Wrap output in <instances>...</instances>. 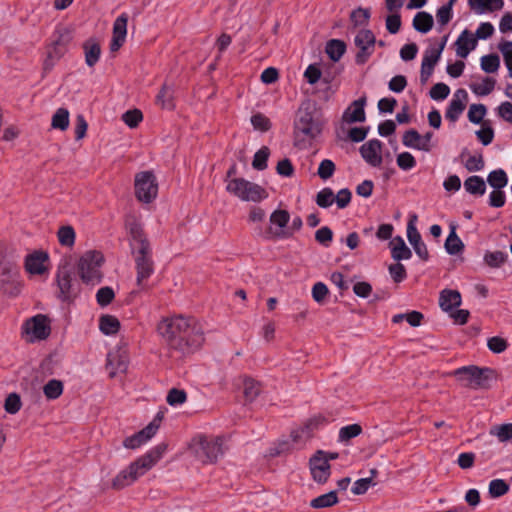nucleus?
Segmentation results:
<instances>
[{
    "mask_svg": "<svg viewBox=\"0 0 512 512\" xmlns=\"http://www.w3.org/2000/svg\"><path fill=\"white\" fill-rule=\"evenodd\" d=\"M158 330L169 348L180 356L200 349L205 342L203 325L192 316L177 315L164 319L158 325Z\"/></svg>",
    "mask_w": 512,
    "mask_h": 512,
    "instance_id": "f257e3e1",
    "label": "nucleus"
},
{
    "mask_svg": "<svg viewBox=\"0 0 512 512\" xmlns=\"http://www.w3.org/2000/svg\"><path fill=\"white\" fill-rule=\"evenodd\" d=\"M130 249L135 262L136 284L141 291L149 290L147 280L154 273V260L150 241L140 221L132 215L125 219Z\"/></svg>",
    "mask_w": 512,
    "mask_h": 512,
    "instance_id": "f03ea898",
    "label": "nucleus"
},
{
    "mask_svg": "<svg viewBox=\"0 0 512 512\" xmlns=\"http://www.w3.org/2000/svg\"><path fill=\"white\" fill-rule=\"evenodd\" d=\"M167 444L160 443L147 453L132 462L126 469L120 471L112 480V488L121 490L133 484L139 477L148 472L163 456Z\"/></svg>",
    "mask_w": 512,
    "mask_h": 512,
    "instance_id": "7ed1b4c3",
    "label": "nucleus"
},
{
    "mask_svg": "<svg viewBox=\"0 0 512 512\" xmlns=\"http://www.w3.org/2000/svg\"><path fill=\"white\" fill-rule=\"evenodd\" d=\"M324 124L325 121L310 103L301 106L294 122L295 145L299 146L305 142L310 143L316 139L322 133Z\"/></svg>",
    "mask_w": 512,
    "mask_h": 512,
    "instance_id": "20e7f679",
    "label": "nucleus"
},
{
    "mask_svg": "<svg viewBox=\"0 0 512 512\" xmlns=\"http://www.w3.org/2000/svg\"><path fill=\"white\" fill-rule=\"evenodd\" d=\"M451 375L454 376L462 386L471 389H488L489 381L496 378V371L489 367H478L475 365L457 368Z\"/></svg>",
    "mask_w": 512,
    "mask_h": 512,
    "instance_id": "39448f33",
    "label": "nucleus"
},
{
    "mask_svg": "<svg viewBox=\"0 0 512 512\" xmlns=\"http://www.w3.org/2000/svg\"><path fill=\"white\" fill-rule=\"evenodd\" d=\"M226 191L247 202H260L268 197L263 187L244 178H233L228 181Z\"/></svg>",
    "mask_w": 512,
    "mask_h": 512,
    "instance_id": "423d86ee",
    "label": "nucleus"
},
{
    "mask_svg": "<svg viewBox=\"0 0 512 512\" xmlns=\"http://www.w3.org/2000/svg\"><path fill=\"white\" fill-rule=\"evenodd\" d=\"M103 261V254L99 251L84 253L78 262V273L81 280L92 285L100 283L102 279L100 267Z\"/></svg>",
    "mask_w": 512,
    "mask_h": 512,
    "instance_id": "0eeeda50",
    "label": "nucleus"
},
{
    "mask_svg": "<svg viewBox=\"0 0 512 512\" xmlns=\"http://www.w3.org/2000/svg\"><path fill=\"white\" fill-rule=\"evenodd\" d=\"M51 333L49 318L44 314H37L27 319L21 328V336L28 343L45 340Z\"/></svg>",
    "mask_w": 512,
    "mask_h": 512,
    "instance_id": "6e6552de",
    "label": "nucleus"
},
{
    "mask_svg": "<svg viewBox=\"0 0 512 512\" xmlns=\"http://www.w3.org/2000/svg\"><path fill=\"white\" fill-rule=\"evenodd\" d=\"M223 454L222 437H199L197 447L195 448V456L203 464H213Z\"/></svg>",
    "mask_w": 512,
    "mask_h": 512,
    "instance_id": "1a4fd4ad",
    "label": "nucleus"
},
{
    "mask_svg": "<svg viewBox=\"0 0 512 512\" xmlns=\"http://www.w3.org/2000/svg\"><path fill=\"white\" fill-rule=\"evenodd\" d=\"M135 196L143 203H151L158 194V183L152 171H142L135 175Z\"/></svg>",
    "mask_w": 512,
    "mask_h": 512,
    "instance_id": "9d476101",
    "label": "nucleus"
},
{
    "mask_svg": "<svg viewBox=\"0 0 512 512\" xmlns=\"http://www.w3.org/2000/svg\"><path fill=\"white\" fill-rule=\"evenodd\" d=\"M71 41L68 31H58L56 38L51 45L47 47L46 58L43 61V72L48 73L52 70L55 63L59 61L67 52V47Z\"/></svg>",
    "mask_w": 512,
    "mask_h": 512,
    "instance_id": "9b49d317",
    "label": "nucleus"
},
{
    "mask_svg": "<svg viewBox=\"0 0 512 512\" xmlns=\"http://www.w3.org/2000/svg\"><path fill=\"white\" fill-rule=\"evenodd\" d=\"M354 44L358 49L355 62L364 65L375 51L376 37L369 29H361L355 36Z\"/></svg>",
    "mask_w": 512,
    "mask_h": 512,
    "instance_id": "f8f14e48",
    "label": "nucleus"
},
{
    "mask_svg": "<svg viewBox=\"0 0 512 512\" xmlns=\"http://www.w3.org/2000/svg\"><path fill=\"white\" fill-rule=\"evenodd\" d=\"M73 272L69 265L60 266L57 271L58 297L62 301H71L77 296V289L73 285Z\"/></svg>",
    "mask_w": 512,
    "mask_h": 512,
    "instance_id": "ddd939ff",
    "label": "nucleus"
},
{
    "mask_svg": "<svg viewBox=\"0 0 512 512\" xmlns=\"http://www.w3.org/2000/svg\"><path fill=\"white\" fill-rule=\"evenodd\" d=\"M289 220L290 214L287 210H275L270 216V222L271 224L278 226L279 229L274 231L271 227H269L264 233V238L267 240H273L290 237L292 233L283 230V228L287 226Z\"/></svg>",
    "mask_w": 512,
    "mask_h": 512,
    "instance_id": "4468645a",
    "label": "nucleus"
},
{
    "mask_svg": "<svg viewBox=\"0 0 512 512\" xmlns=\"http://www.w3.org/2000/svg\"><path fill=\"white\" fill-rule=\"evenodd\" d=\"M416 221L417 215H411L407 225V238L419 258L423 261H427L429 259V252L426 244L422 241L421 235L415 226Z\"/></svg>",
    "mask_w": 512,
    "mask_h": 512,
    "instance_id": "2eb2a0df",
    "label": "nucleus"
},
{
    "mask_svg": "<svg viewBox=\"0 0 512 512\" xmlns=\"http://www.w3.org/2000/svg\"><path fill=\"white\" fill-rule=\"evenodd\" d=\"M323 455V451H317V453L310 459L312 477L320 484L327 482L330 476V464L327 458H323Z\"/></svg>",
    "mask_w": 512,
    "mask_h": 512,
    "instance_id": "dca6fc26",
    "label": "nucleus"
},
{
    "mask_svg": "<svg viewBox=\"0 0 512 512\" xmlns=\"http://www.w3.org/2000/svg\"><path fill=\"white\" fill-rule=\"evenodd\" d=\"M382 142L378 139H371L364 143L359 151L362 158L371 166L378 167L382 163Z\"/></svg>",
    "mask_w": 512,
    "mask_h": 512,
    "instance_id": "f3484780",
    "label": "nucleus"
},
{
    "mask_svg": "<svg viewBox=\"0 0 512 512\" xmlns=\"http://www.w3.org/2000/svg\"><path fill=\"white\" fill-rule=\"evenodd\" d=\"M159 424L156 422L149 423L145 428L138 431L132 436L124 439L123 446L127 449H136L150 440L157 432Z\"/></svg>",
    "mask_w": 512,
    "mask_h": 512,
    "instance_id": "a211bd4d",
    "label": "nucleus"
},
{
    "mask_svg": "<svg viewBox=\"0 0 512 512\" xmlns=\"http://www.w3.org/2000/svg\"><path fill=\"white\" fill-rule=\"evenodd\" d=\"M127 23L128 15L126 13H122L114 21L110 43V50L112 52L118 51L123 46L127 35Z\"/></svg>",
    "mask_w": 512,
    "mask_h": 512,
    "instance_id": "6ab92c4d",
    "label": "nucleus"
},
{
    "mask_svg": "<svg viewBox=\"0 0 512 512\" xmlns=\"http://www.w3.org/2000/svg\"><path fill=\"white\" fill-rule=\"evenodd\" d=\"M326 423V418L322 415H315L309 418L302 427L299 429L293 430L291 432V438L293 442L297 443L302 438L309 439L312 437L313 432L317 430L320 426Z\"/></svg>",
    "mask_w": 512,
    "mask_h": 512,
    "instance_id": "aec40b11",
    "label": "nucleus"
},
{
    "mask_svg": "<svg viewBox=\"0 0 512 512\" xmlns=\"http://www.w3.org/2000/svg\"><path fill=\"white\" fill-rule=\"evenodd\" d=\"M366 97H361L352 102V104L343 113L342 119L347 123L364 122L366 119L364 107Z\"/></svg>",
    "mask_w": 512,
    "mask_h": 512,
    "instance_id": "412c9836",
    "label": "nucleus"
},
{
    "mask_svg": "<svg viewBox=\"0 0 512 512\" xmlns=\"http://www.w3.org/2000/svg\"><path fill=\"white\" fill-rule=\"evenodd\" d=\"M460 95L463 99H467V92L464 89H459L446 109L445 117L451 122H456L465 109V104L459 99Z\"/></svg>",
    "mask_w": 512,
    "mask_h": 512,
    "instance_id": "4be33fe9",
    "label": "nucleus"
},
{
    "mask_svg": "<svg viewBox=\"0 0 512 512\" xmlns=\"http://www.w3.org/2000/svg\"><path fill=\"white\" fill-rule=\"evenodd\" d=\"M477 45V40L474 35L465 29L456 41V53L461 58H466L470 51L474 50Z\"/></svg>",
    "mask_w": 512,
    "mask_h": 512,
    "instance_id": "5701e85b",
    "label": "nucleus"
},
{
    "mask_svg": "<svg viewBox=\"0 0 512 512\" xmlns=\"http://www.w3.org/2000/svg\"><path fill=\"white\" fill-rule=\"evenodd\" d=\"M48 260V255L44 252H34L26 256L25 269L30 274L40 275L45 271L44 262Z\"/></svg>",
    "mask_w": 512,
    "mask_h": 512,
    "instance_id": "b1692460",
    "label": "nucleus"
},
{
    "mask_svg": "<svg viewBox=\"0 0 512 512\" xmlns=\"http://www.w3.org/2000/svg\"><path fill=\"white\" fill-rule=\"evenodd\" d=\"M461 294L457 290L444 289L440 292L439 305L445 312H450L461 305Z\"/></svg>",
    "mask_w": 512,
    "mask_h": 512,
    "instance_id": "393cba45",
    "label": "nucleus"
},
{
    "mask_svg": "<svg viewBox=\"0 0 512 512\" xmlns=\"http://www.w3.org/2000/svg\"><path fill=\"white\" fill-rule=\"evenodd\" d=\"M18 267L14 262L5 261L0 263V290L7 292L5 285L14 284L18 276Z\"/></svg>",
    "mask_w": 512,
    "mask_h": 512,
    "instance_id": "a878e982",
    "label": "nucleus"
},
{
    "mask_svg": "<svg viewBox=\"0 0 512 512\" xmlns=\"http://www.w3.org/2000/svg\"><path fill=\"white\" fill-rule=\"evenodd\" d=\"M85 62L89 67H94L101 56V47L95 38L87 39L83 45Z\"/></svg>",
    "mask_w": 512,
    "mask_h": 512,
    "instance_id": "bb28decb",
    "label": "nucleus"
},
{
    "mask_svg": "<svg viewBox=\"0 0 512 512\" xmlns=\"http://www.w3.org/2000/svg\"><path fill=\"white\" fill-rule=\"evenodd\" d=\"M391 245H393L391 249V256L394 260L401 261L411 258L412 252L400 236L394 238Z\"/></svg>",
    "mask_w": 512,
    "mask_h": 512,
    "instance_id": "cd10ccee",
    "label": "nucleus"
},
{
    "mask_svg": "<svg viewBox=\"0 0 512 512\" xmlns=\"http://www.w3.org/2000/svg\"><path fill=\"white\" fill-rule=\"evenodd\" d=\"M465 190L475 196H482L486 192V183L480 176L473 175L464 181Z\"/></svg>",
    "mask_w": 512,
    "mask_h": 512,
    "instance_id": "c85d7f7f",
    "label": "nucleus"
},
{
    "mask_svg": "<svg viewBox=\"0 0 512 512\" xmlns=\"http://www.w3.org/2000/svg\"><path fill=\"white\" fill-rule=\"evenodd\" d=\"M434 25L433 17L430 13L422 11L418 12L413 19V27L420 33L429 32Z\"/></svg>",
    "mask_w": 512,
    "mask_h": 512,
    "instance_id": "c756f323",
    "label": "nucleus"
},
{
    "mask_svg": "<svg viewBox=\"0 0 512 512\" xmlns=\"http://www.w3.org/2000/svg\"><path fill=\"white\" fill-rule=\"evenodd\" d=\"M99 329L105 335H114L120 329V322L115 316L102 315L99 319Z\"/></svg>",
    "mask_w": 512,
    "mask_h": 512,
    "instance_id": "7c9ffc66",
    "label": "nucleus"
},
{
    "mask_svg": "<svg viewBox=\"0 0 512 512\" xmlns=\"http://www.w3.org/2000/svg\"><path fill=\"white\" fill-rule=\"evenodd\" d=\"M346 51V44L342 40L331 39L326 44V53L329 58L334 62H337L341 59Z\"/></svg>",
    "mask_w": 512,
    "mask_h": 512,
    "instance_id": "2f4dec72",
    "label": "nucleus"
},
{
    "mask_svg": "<svg viewBox=\"0 0 512 512\" xmlns=\"http://www.w3.org/2000/svg\"><path fill=\"white\" fill-rule=\"evenodd\" d=\"M338 503L337 493L335 491H330L326 494L320 495L314 498L310 502V506L315 509L327 508L331 507Z\"/></svg>",
    "mask_w": 512,
    "mask_h": 512,
    "instance_id": "473e14b6",
    "label": "nucleus"
},
{
    "mask_svg": "<svg viewBox=\"0 0 512 512\" xmlns=\"http://www.w3.org/2000/svg\"><path fill=\"white\" fill-rule=\"evenodd\" d=\"M448 36H444L442 42L439 47L431 48L427 50L423 56L422 62L425 63L426 66H435L440 59L441 53L445 48Z\"/></svg>",
    "mask_w": 512,
    "mask_h": 512,
    "instance_id": "72a5a7b5",
    "label": "nucleus"
},
{
    "mask_svg": "<svg viewBox=\"0 0 512 512\" xmlns=\"http://www.w3.org/2000/svg\"><path fill=\"white\" fill-rule=\"evenodd\" d=\"M508 255L502 251H486L484 263L491 268H500L506 261Z\"/></svg>",
    "mask_w": 512,
    "mask_h": 512,
    "instance_id": "f704fd0d",
    "label": "nucleus"
},
{
    "mask_svg": "<svg viewBox=\"0 0 512 512\" xmlns=\"http://www.w3.org/2000/svg\"><path fill=\"white\" fill-rule=\"evenodd\" d=\"M51 126L54 129L65 131L69 127V111L66 108H59L52 116Z\"/></svg>",
    "mask_w": 512,
    "mask_h": 512,
    "instance_id": "c9c22d12",
    "label": "nucleus"
},
{
    "mask_svg": "<svg viewBox=\"0 0 512 512\" xmlns=\"http://www.w3.org/2000/svg\"><path fill=\"white\" fill-rule=\"evenodd\" d=\"M487 182L494 189H502L508 183L507 174L503 169L493 170L489 173Z\"/></svg>",
    "mask_w": 512,
    "mask_h": 512,
    "instance_id": "e433bc0d",
    "label": "nucleus"
},
{
    "mask_svg": "<svg viewBox=\"0 0 512 512\" xmlns=\"http://www.w3.org/2000/svg\"><path fill=\"white\" fill-rule=\"evenodd\" d=\"M445 249L451 255H456L464 249V244L454 229L451 230L445 241Z\"/></svg>",
    "mask_w": 512,
    "mask_h": 512,
    "instance_id": "4c0bfd02",
    "label": "nucleus"
},
{
    "mask_svg": "<svg viewBox=\"0 0 512 512\" xmlns=\"http://www.w3.org/2000/svg\"><path fill=\"white\" fill-rule=\"evenodd\" d=\"M496 80L492 77H485L481 84H471L470 89L478 96L489 95L495 88Z\"/></svg>",
    "mask_w": 512,
    "mask_h": 512,
    "instance_id": "58836bf2",
    "label": "nucleus"
},
{
    "mask_svg": "<svg viewBox=\"0 0 512 512\" xmlns=\"http://www.w3.org/2000/svg\"><path fill=\"white\" fill-rule=\"evenodd\" d=\"M44 395L47 399H57L63 393V383L60 380H49L43 387Z\"/></svg>",
    "mask_w": 512,
    "mask_h": 512,
    "instance_id": "ea45409f",
    "label": "nucleus"
},
{
    "mask_svg": "<svg viewBox=\"0 0 512 512\" xmlns=\"http://www.w3.org/2000/svg\"><path fill=\"white\" fill-rule=\"evenodd\" d=\"M243 386H244L243 393H244L245 399L249 402H252L253 400H255L256 397L261 392L260 383L255 381L252 378H246L243 382Z\"/></svg>",
    "mask_w": 512,
    "mask_h": 512,
    "instance_id": "a19ab883",
    "label": "nucleus"
},
{
    "mask_svg": "<svg viewBox=\"0 0 512 512\" xmlns=\"http://www.w3.org/2000/svg\"><path fill=\"white\" fill-rule=\"evenodd\" d=\"M58 241L62 246L71 247L75 243V231L72 226H62L59 228Z\"/></svg>",
    "mask_w": 512,
    "mask_h": 512,
    "instance_id": "79ce46f5",
    "label": "nucleus"
},
{
    "mask_svg": "<svg viewBox=\"0 0 512 512\" xmlns=\"http://www.w3.org/2000/svg\"><path fill=\"white\" fill-rule=\"evenodd\" d=\"M500 67V58L497 54L492 53L481 58V68L486 73H495Z\"/></svg>",
    "mask_w": 512,
    "mask_h": 512,
    "instance_id": "37998d69",
    "label": "nucleus"
},
{
    "mask_svg": "<svg viewBox=\"0 0 512 512\" xmlns=\"http://www.w3.org/2000/svg\"><path fill=\"white\" fill-rule=\"evenodd\" d=\"M269 155V148L267 146L261 147L254 155L252 161L253 168L260 171L266 169Z\"/></svg>",
    "mask_w": 512,
    "mask_h": 512,
    "instance_id": "c03bdc74",
    "label": "nucleus"
},
{
    "mask_svg": "<svg viewBox=\"0 0 512 512\" xmlns=\"http://www.w3.org/2000/svg\"><path fill=\"white\" fill-rule=\"evenodd\" d=\"M490 434L497 436L500 442H507L512 439V423L494 426L490 429Z\"/></svg>",
    "mask_w": 512,
    "mask_h": 512,
    "instance_id": "a18cd8bd",
    "label": "nucleus"
},
{
    "mask_svg": "<svg viewBox=\"0 0 512 512\" xmlns=\"http://www.w3.org/2000/svg\"><path fill=\"white\" fill-rule=\"evenodd\" d=\"M509 491V485L502 479H494L489 483V495L499 498Z\"/></svg>",
    "mask_w": 512,
    "mask_h": 512,
    "instance_id": "49530a36",
    "label": "nucleus"
},
{
    "mask_svg": "<svg viewBox=\"0 0 512 512\" xmlns=\"http://www.w3.org/2000/svg\"><path fill=\"white\" fill-rule=\"evenodd\" d=\"M487 113L486 106L483 104H472L469 107L468 111V119L470 122L474 124H479L482 122L484 116Z\"/></svg>",
    "mask_w": 512,
    "mask_h": 512,
    "instance_id": "de8ad7c7",
    "label": "nucleus"
},
{
    "mask_svg": "<svg viewBox=\"0 0 512 512\" xmlns=\"http://www.w3.org/2000/svg\"><path fill=\"white\" fill-rule=\"evenodd\" d=\"M122 120L128 127L136 128L143 120V114L139 109L128 110L122 115Z\"/></svg>",
    "mask_w": 512,
    "mask_h": 512,
    "instance_id": "09e8293b",
    "label": "nucleus"
},
{
    "mask_svg": "<svg viewBox=\"0 0 512 512\" xmlns=\"http://www.w3.org/2000/svg\"><path fill=\"white\" fill-rule=\"evenodd\" d=\"M187 400V393L182 389L172 388L169 390L166 401L171 406L181 405Z\"/></svg>",
    "mask_w": 512,
    "mask_h": 512,
    "instance_id": "8fccbe9b",
    "label": "nucleus"
},
{
    "mask_svg": "<svg viewBox=\"0 0 512 512\" xmlns=\"http://www.w3.org/2000/svg\"><path fill=\"white\" fill-rule=\"evenodd\" d=\"M115 297L113 289L109 286L101 287L96 294L97 303L101 307L109 305Z\"/></svg>",
    "mask_w": 512,
    "mask_h": 512,
    "instance_id": "3c124183",
    "label": "nucleus"
},
{
    "mask_svg": "<svg viewBox=\"0 0 512 512\" xmlns=\"http://www.w3.org/2000/svg\"><path fill=\"white\" fill-rule=\"evenodd\" d=\"M334 201V193L331 188L322 189L316 196V203L321 208L330 207Z\"/></svg>",
    "mask_w": 512,
    "mask_h": 512,
    "instance_id": "603ef678",
    "label": "nucleus"
},
{
    "mask_svg": "<svg viewBox=\"0 0 512 512\" xmlns=\"http://www.w3.org/2000/svg\"><path fill=\"white\" fill-rule=\"evenodd\" d=\"M362 433V427L359 424H351L344 426L339 431V439L341 441H348L357 437Z\"/></svg>",
    "mask_w": 512,
    "mask_h": 512,
    "instance_id": "864d4df0",
    "label": "nucleus"
},
{
    "mask_svg": "<svg viewBox=\"0 0 512 512\" xmlns=\"http://www.w3.org/2000/svg\"><path fill=\"white\" fill-rule=\"evenodd\" d=\"M351 21L355 27L366 25L370 18L369 9L357 8L351 13Z\"/></svg>",
    "mask_w": 512,
    "mask_h": 512,
    "instance_id": "5fc2aeb1",
    "label": "nucleus"
},
{
    "mask_svg": "<svg viewBox=\"0 0 512 512\" xmlns=\"http://www.w3.org/2000/svg\"><path fill=\"white\" fill-rule=\"evenodd\" d=\"M335 170L336 166L334 162L330 159H324L318 167L317 174L321 179L327 180L333 176Z\"/></svg>",
    "mask_w": 512,
    "mask_h": 512,
    "instance_id": "6e6d98bb",
    "label": "nucleus"
},
{
    "mask_svg": "<svg viewBox=\"0 0 512 512\" xmlns=\"http://www.w3.org/2000/svg\"><path fill=\"white\" fill-rule=\"evenodd\" d=\"M251 123L254 129L266 132L271 128V121L262 113H256L251 117Z\"/></svg>",
    "mask_w": 512,
    "mask_h": 512,
    "instance_id": "4d7b16f0",
    "label": "nucleus"
},
{
    "mask_svg": "<svg viewBox=\"0 0 512 512\" xmlns=\"http://www.w3.org/2000/svg\"><path fill=\"white\" fill-rule=\"evenodd\" d=\"M419 140H421V135L415 129L407 130L402 137V143L406 147L414 148L417 150H418Z\"/></svg>",
    "mask_w": 512,
    "mask_h": 512,
    "instance_id": "13d9d810",
    "label": "nucleus"
},
{
    "mask_svg": "<svg viewBox=\"0 0 512 512\" xmlns=\"http://www.w3.org/2000/svg\"><path fill=\"white\" fill-rule=\"evenodd\" d=\"M485 162L482 154L471 155L465 162V168L469 172L480 171L484 168Z\"/></svg>",
    "mask_w": 512,
    "mask_h": 512,
    "instance_id": "bf43d9fd",
    "label": "nucleus"
},
{
    "mask_svg": "<svg viewBox=\"0 0 512 512\" xmlns=\"http://www.w3.org/2000/svg\"><path fill=\"white\" fill-rule=\"evenodd\" d=\"M487 346L494 353H502L507 349L508 342L502 337L493 336L488 339Z\"/></svg>",
    "mask_w": 512,
    "mask_h": 512,
    "instance_id": "052dcab7",
    "label": "nucleus"
},
{
    "mask_svg": "<svg viewBox=\"0 0 512 512\" xmlns=\"http://www.w3.org/2000/svg\"><path fill=\"white\" fill-rule=\"evenodd\" d=\"M397 165L402 170H410L416 166L414 156L409 152H402L397 156Z\"/></svg>",
    "mask_w": 512,
    "mask_h": 512,
    "instance_id": "680f3d73",
    "label": "nucleus"
},
{
    "mask_svg": "<svg viewBox=\"0 0 512 512\" xmlns=\"http://www.w3.org/2000/svg\"><path fill=\"white\" fill-rule=\"evenodd\" d=\"M450 88L445 83H436L430 89V97L434 100H444L448 97Z\"/></svg>",
    "mask_w": 512,
    "mask_h": 512,
    "instance_id": "e2e57ef3",
    "label": "nucleus"
},
{
    "mask_svg": "<svg viewBox=\"0 0 512 512\" xmlns=\"http://www.w3.org/2000/svg\"><path fill=\"white\" fill-rule=\"evenodd\" d=\"M329 294L328 287L323 282H317L312 287V297L317 303H323Z\"/></svg>",
    "mask_w": 512,
    "mask_h": 512,
    "instance_id": "0e129e2a",
    "label": "nucleus"
},
{
    "mask_svg": "<svg viewBox=\"0 0 512 512\" xmlns=\"http://www.w3.org/2000/svg\"><path fill=\"white\" fill-rule=\"evenodd\" d=\"M5 410L10 414L17 413L21 408L20 396L16 393H11L5 400Z\"/></svg>",
    "mask_w": 512,
    "mask_h": 512,
    "instance_id": "69168bd1",
    "label": "nucleus"
},
{
    "mask_svg": "<svg viewBox=\"0 0 512 512\" xmlns=\"http://www.w3.org/2000/svg\"><path fill=\"white\" fill-rule=\"evenodd\" d=\"M391 13L386 17V29L389 33L396 34L401 28V16L398 12Z\"/></svg>",
    "mask_w": 512,
    "mask_h": 512,
    "instance_id": "338daca9",
    "label": "nucleus"
},
{
    "mask_svg": "<svg viewBox=\"0 0 512 512\" xmlns=\"http://www.w3.org/2000/svg\"><path fill=\"white\" fill-rule=\"evenodd\" d=\"M389 273L396 283H400L407 277V272L403 264L395 263L389 266Z\"/></svg>",
    "mask_w": 512,
    "mask_h": 512,
    "instance_id": "774afa93",
    "label": "nucleus"
}]
</instances>
